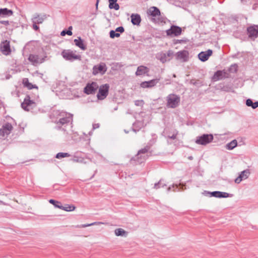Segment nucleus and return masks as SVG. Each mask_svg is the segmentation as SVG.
Segmentation results:
<instances>
[{
	"mask_svg": "<svg viewBox=\"0 0 258 258\" xmlns=\"http://www.w3.org/2000/svg\"><path fill=\"white\" fill-rule=\"evenodd\" d=\"M150 147L147 146L140 150L138 154L130 160V165L140 164L144 162L149 156Z\"/></svg>",
	"mask_w": 258,
	"mask_h": 258,
	"instance_id": "obj_1",
	"label": "nucleus"
},
{
	"mask_svg": "<svg viewBox=\"0 0 258 258\" xmlns=\"http://www.w3.org/2000/svg\"><path fill=\"white\" fill-rule=\"evenodd\" d=\"M180 98L179 96L174 94H170L166 97V106L168 108H175L179 104Z\"/></svg>",
	"mask_w": 258,
	"mask_h": 258,
	"instance_id": "obj_2",
	"label": "nucleus"
},
{
	"mask_svg": "<svg viewBox=\"0 0 258 258\" xmlns=\"http://www.w3.org/2000/svg\"><path fill=\"white\" fill-rule=\"evenodd\" d=\"M63 57L68 60H74L75 59H81V55L77 53L76 51H73L71 49H64L62 52Z\"/></svg>",
	"mask_w": 258,
	"mask_h": 258,
	"instance_id": "obj_3",
	"label": "nucleus"
},
{
	"mask_svg": "<svg viewBox=\"0 0 258 258\" xmlns=\"http://www.w3.org/2000/svg\"><path fill=\"white\" fill-rule=\"evenodd\" d=\"M213 136L212 134H203L197 137L196 143L198 145H206L213 140Z\"/></svg>",
	"mask_w": 258,
	"mask_h": 258,
	"instance_id": "obj_4",
	"label": "nucleus"
},
{
	"mask_svg": "<svg viewBox=\"0 0 258 258\" xmlns=\"http://www.w3.org/2000/svg\"><path fill=\"white\" fill-rule=\"evenodd\" d=\"M173 52L171 50H168L167 52H161L157 54L156 58L161 62L165 63L169 61L173 57Z\"/></svg>",
	"mask_w": 258,
	"mask_h": 258,
	"instance_id": "obj_5",
	"label": "nucleus"
},
{
	"mask_svg": "<svg viewBox=\"0 0 258 258\" xmlns=\"http://www.w3.org/2000/svg\"><path fill=\"white\" fill-rule=\"evenodd\" d=\"M204 194L206 196L209 195L210 197H214L218 198H226L228 197H232L233 196L232 194L220 191H214L212 192L205 191Z\"/></svg>",
	"mask_w": 258,
	"mask_h": 258,
	"instance_id": "obj_6",
	"label": "nucleus"
},
{
	"mask_svg": "<svg viewBox=\"0 0 258 258\" xmlns=\"http://www.w3.org/2000/svg\"><path fill=\"white\" fill-rule=\"evenodd\" d=\"M247 34L251 40H254L258 37V25H252L247 28Z\"/></svg>",
	"mask_w": 258,
	"mask_h": 258,
	"instance_id": "obj_7",
	"label": "nucleus"
},
{
	"mask_svg": "<svg viewBox=\"0 0 258 258\" xmlns=\"http://www.w3.org/2000/svg\"><path fill=\"white\" fill-rule=\"evenodd\" d=\"M35 102L30 100L29 96H27L25 98L24 101L21 103L22 108L26 111H29L35 107Z\"/></svg>",
	"mask_w": 258,
	"mask_h": 258,
	"instance_id": "obj_8",
	"label": "nucleus"
},
{
	"mask_svg": "<svg viewBox=\"0 0 258 258\" xmlns=\"http://www.w3.org/2000/svg\"><path fill=\"white\" fill-rule=\"evenodd\" d=\"M109 86L108 84H105L100 87L97 98L99 100L104 99L107 95Z\"/></svg>",
	"mask_w": 258,
	"mask_h": 258,
	"instance_id": "obj_9",
	"label": "nucleus"
},
{
	"mask_svg": "<svg viewBox=\"0 0 258 258\" xmlns=\"http://www.w3.org/2000/svg\"><path fill=\"white\" fill-rule=\"evenodd\" d=\"M182 29L180 27L176 26H171L170 28L166 30V34L168 36H177L181 34Z\"/></svg>",
	"mask_w": 258,
	"mask_h": 258,
	"instance_id": "obj_10",
	"label": "nucleus"
},
{
	"mask_svg": "<svg viewBox=\"0 0 258 258\" xmlns=\"http://www.w3.org/2000/svg\"><path fill=\"white\" fill-rule=\"evenodd\" d=\"M107 68L104 63H101L94 66L93 68V74L95 75L100 74L103 75L106 72Z\"/></svg>",
	"mask_w": 258,
	"mask_h": 258,
	"instance_id": "obj_11",
	"label": "nucleus"
},
{
	"mask_svg": "<svg viewBox=\"0 0 258 258\" xmlns=\"http://www.w3.org/2000/svg\"><path fill=\"white\" fill-rule=\"evenodd\" d=\"M60 118L57 123L64 124V123L69 122L72 120V116L71 114L66 112H61L60 113Z\"/></svg>",
	"mask_w": 258,
	"mask_h": 258,
	"instance_id": "obj_12",
	"label": "nucleus"
},
{
	"mask_svg": "<svg viewBox=\"0 0 258 258\" xmlns=\"http://www.w3.org/2000/svg\"><path fill=\"white\" fill-rule=\"evenodd\" d=\"M98 88V85L96 82L88 84L84 88V92L87 94H94Z\"/></svg>",
	"mask_w": 258,
	"mask_h": 258,
	"instance_id": "obj_13",
	"label": "nucleus"
},
{
	"mask_svg": "<svg viewBox=\"0 0 258 258\" xmlns=\"http://www.w3.org/2000/svg\"><path fill=\"white\" fill-rule=\"evenodd\" d=\"M213 51L212 49H207L206 51L200 52L198 54V58L201 61L204 62L209 59Z\"/></svg>",
	"mask_w": 258,
	"mask_h": 258,
	"instance_id": "obj_14",
	"label": "nucleus"
},
{
	"mask_svg": "<svg viewBox=\"0 0 258 258\" xmlns=\"http://www.w3.org/2000/svg\"><path fill=\"white\" fill-rule=\"evenodd\" d=\"M13 129V126L10 123H6L2 126L0 130V136L4 137L9 135Z\"/></svg>",
	"mask_w": 258,
	"mask_h": 258,
	"instance_id": "obj_15",
	"label": "nucleus"
},
{
	"mask_svg": "<svg viewBox=\"0 0 258 258\" xmlns=\"http://www.w3.org/2000/svg\"><path fill=\"white\" fill-rule=\"evenodd\" d=\"M250 175L249 170L246 169L240 172L239 176L235 179V182L239 183L242 180L247 179Z\"/></svg>",
	"mask_w": 258,
	"mask_h": 258,
	"instance_id": "obj_16",
	"label": "nucleus"
},
{
	"mask_svg": "<svg viewBox=\"0 0 258 258\" xmlns=\"http://www.w3.org/2000/svg\"><path fill=\"white\" fill-rule=\"evenodd\" d=\"M159 81V79H153L149 81L143 82L141 83L140 86L143 88H151L155 86Z\"/></svg>",
	"mask_w": 258,
	"mask_h": 258,
	"instance_id": "obj_17",
	"label": "nucleus"
},
{
	"mask_svg": "<svg viewBox=\"0 0 258 258\" xmlns=\"http://www.w3.org/2000/svg\"><path fill=\"white\" fill-rule=\"evenodd\" d=\"M47 15L45 14L41 15L36 14L32 18L31 20L32 22L39 24L42 23L43 21L47 18Z\"/></svg>",
	"mask_w": 258,
	"mask_h": 258,
	"instance_id": "obj_18",
	"label": "nucleus"
},
{
	"mask_svg": "<svg viewBox=\"0 0 258 258\" xmlns=\"http://www.w3.org/2000/svg\"><path fill=\"white\" fill-rule=\"evenodd\" d=\"M176 57L182 61H186L188 58V52L185 50L179 51L177 53Z\"/></svg>",
	"mask_w": 258,
	"mask_h": 258,
	"instance_id": "obj_19",
	"label": "nucleus"
},
{
	"mask_svg": "<svg viewBox=\"0 0 258 258\" xmlns=\"http://www.w3.org/2000/svg\"><path fill=\"white\" fill-rule=\"evenodd\" d=\"M131 22L134 25L140 26L141 22V18L138 14H132L130 16Z\"/></svg>",
	"mask_w": 258,
	"mask_h": 258,
	"instance_id": "obj_20",
	"label": "nucleus"
},
{
	"mask_svg": "<svg viewBox=\"0 0 258 258\" xmlns=\"http://www.w3.org/2000/svg\"><path fill=\"white\" fill-rule=\"evenodd\" d=\"M114 232L116 236L126 237L128 235V232L121 228L115 229Z\"/></svg>",
	"mask_w": 258,
	"mask_h": 258,
	"instance_id": "obj_21",
	"label": "nucleus"
},
{
	"mask_svg": "<svg viewBox=\"0 0 258 258\" xmlns=\"http://www.w3.org/2000/svg\"><path fill=\"white\" fill-rule=\"evenodd\" d=\"M147 14L148 15L156 17L160 15V12L157 7H152L148 10Z\"/></svg>",
	"mask_w": 258,
	"mask_h": 258,
	"instance_id": "obj_22",
	"label": "nucleus"
},
{
	"mask_svg": "<svg viewBox=\"0 0 258 258\" xmlns=\"http://www.w3.org/2000/svg\"><path fill=\"white\" fill-rule=\"evenodd\" d=\"M149 71V69L145 66H141L138 67L137 70L136 72V74L137 76L144 75L148 73Z\"/></svg>",
	"mask_w": 258,
	"mask_h": 258,
	"instance_id": "obj_23",
	"label": "nucleus"
},
{
	"mask_svg": "<svg viewBox=\"0 0 258 258\" xmlns=\"http://www.w3.org/2000/svg\"><path fill=\"white\" fill-rule=\"evenodd\" d=\"M13 12L11 10H9L7 8L0 9V17L4 18L6 17H9L13 15Z\"/></svg>",
	"mask_w": 258,
	"mask_h": 258,
	"instance_id": "obj_24",
	"label": "nucleus"
},
{
	"mask_svg": "<svg viewBox=\"0 0 258 258\" xmlns=\"http://www.w3.org/2000/svg\"><path fill=\"white\" fill-rule=\"evenodd\" d=\"M225 73L222 71H218L215 73L212 77V80L214 81H217L222 79L224 77Z\"/></svg>",
	"mask_w": 258,
	"mask_h": 258,
	"instance_id": "obj_25",
	"label": "nucleus"
},
{
	"mask_svg": "<svg viewBox=\"0 0 258 258\" xmlns=\"http://www.w3.org/2000/svg\"><path fill=\"white\" fill-rule=\"evenodd\" d=\"M74 42L76 46L80 48H85L86 45L85 44L84 41L80 37H78L77 39H75Z\"/></svg>",
	"mask_w": 258,
	"mask_h": 258,
	"instance_id": "obj_26",
	"label": "nucleus"
},
{
	"mask_svg": "<svg viewBox=\"0 0 258 258\" xmlns=\"http://www.w3.org/2000/svg\"><path fill=\"white\" fill-rule=\"evenodd\" d=\"M28 59L33 63H41V59L37 55L30 54L29 56Z\"/></svg>",
	"mask_w": 258,
	"mask_h": 258,
	"instance_id": "obj_27",
	"label": "nucleus"
},
{
	"mask_svg": "<svg viewBox=\"0 0 258 258\" xmlns=\"http://www.w3.org/2000/svg\"><path fill=\"white\" fill-rule=\"evenodd\" d=\"M144 125V123L141 121H137L133 124L132 130L136 132L139 131L140 128L143 127Z\"/></svg>",
	"mask_w": 258,
	"mask_h": 258,
	"instance_id": "obj_28",
	"label": "nucleus"
},
{
	"mask_svg": "<svg viewBox=\"0 0 258 258\" xmlns=\"http://www.w3.org/2000/svg\"><path fill=\"white\" fill-rule=\"evenodd\" d=\"M57 208L67 212L73 211L76 209L75 206L70 205H66L64 206L60 205V206H57Z\"/></svg>",
	"mask_w": 258,
	"mask_h": 258,
	"instance_id": "obj_29",
	"label": "nucleus"
},
{
	"mask_svg": "<svg viewBox=\"0 0 258 258\" xmlns=\"http://www.w3.org/2000/svg\"><path fill=\"white\" fill-rule=\"evenodd\" d=\"M23 84L24 86L26 87L29 89H31L32 88H36L37 89H38V87L35 85H32L31 83H30L27 78L23 79Z\"/></svg>",
	"mask_w": 258,
	"mask_h": 258,
	"instance_id": "obj_30",
	"label": "nucleus"
},
{
	"mask_svg": "<svg viewBox=\"0 0 258 258\" xmlns=\"http://www.w3.org/2000/svg\"><path fill=\"white\" fill-rule=\"evenodd\" d=\"M101 224H105V223L102 222H95L91 223L90 224H82L80 225L76 226L77 228H86L87 227L93 226V225H100Z\"/></svg>",
	"mask_w": 258,
	"mask_h": 258,
	"instance_id": "obj_31",
	"label": "nucleus"
},
{
	"mask_svg": "<svg viewBox=\"0 0 258 258\" xmlns=\"http://www.w3.org/2000/svg\"><path fill=\"white\" fill-rule=\"evenodd\" d=\"M237 145V142L236 140H233L230 143H228L226 145V148L228 150H231L233 149Z\"/></svg>",
	"mask_w": 258,
	"mask_h": 258,
	"instance_id": "obj_32",
	"label": "nucleus"
},
{
	"mask_svg": "<svg viewBox=\"0 0 258 258\" xmlns=\"http://www.w3.org/2000/svg\"><path fill=\"white\" fill-rule=\"evenodd\" d=\"M117 2V0H109V8L110 9H114L115 10H118L119 9V6L118 4H115L114 6H113V3H115Z\"/></svg>",
	"mask_w": 258,
	"mask_h": 258,
	"instance_id": "obj_33",
	"label": "nucleus"
},
{
	"mask_svg": "<svg viewBox=\"0 0 258 258\" xmlns=\"http://www.w3.org/2000/svg\"><path fill=\"white\" fill-rule=\"evenodd\" d=\"M166 186V184L163 180H160L158 183H156L154 184V188L155 189H158L160 187H163Z\"/></svg>",
	"mask_w": 258,
	"mask_h": 258,
	"instance_id": "obj_34",
	"label": "nucleus"
},
{
	"mask_svg": "<svg viewBox=\"0 0 258 258\" xmlns=\"http://www.w3.org/2000/svg\"><path fill=\"white\" fill-rule=\"evenodd\" d=\"M1 48H10V41L5 40L2 42L1 44Z\"/></svg>",
	"mask_w": 258,
	"mask_h": 258,
	"instance_id": "obj_35",
	"label": "nucleus"
},
{
	"mask_svg": "<svg viewBox=\"0 0 258 258\" xmlns=\"http://www.w3.org/2000/svg\"><path fill=\"white\" fill-rule=\"evenodd\" d=\"M72 27L71 26L69 28V30H63L60 33L61 35L63 36L66 35V34H68V35H70V36L72 35L73 34V33L72 32Z\"/></svg>",
	"mask_w": 258,
	"mask_h": 258,
	"instance_id": "obj_36",
	"label": "nucleus"
},
{
	"mask_svg": "<svg viewBox=\"0 0 258 258\" xmlns=\"http://www.w3.org/2000/svg\"><path fill=\"white\" fill-rule=\"evenodd\" d=\"M70 155L67 153H58L56 154L55 157L57 159L69 157Z\"/></svg>",
	"mask_w": 258,
	"mask_h": 258,
	"instance_id": "obj_37",
	"label": "nucleus"
},
{
	"mask_svg": "<svg viewBox=\"0 0 258 258\" xmlns=\"http://www.w3.org/2000/svg\"><path fill=\"white\" fill-rule=\"evenodd\" d=\"M110 37L111 38H114L115 37H118L120 36V34L119 33L116 32L115 30H111L109 33Z\"/></svg>",
	"mask_w": 258,
	"mask_h": 258,
	"instance_id": "obj_38",
	"label": "nucleus"
},
{
	"mask_svg": "<svg viewBox=\"0 0 258 258\" xmlns=\"http://www.w3.org/2000/svg\"><path fill=\"white\" fill-rule=\"evenodd\" d=\"M189 42V41L187 39H180V40H175L174 42V44H178V43H180V44H186L187 43H188Z\"/></svg>",
	"mask_w": 258,
	"mask_h": 258,
	"instance_id": "obj_39",
	"label": "nucleus"
},
{
	"mask_svg": "<svg viewBox=\"0 0 258 258\" xmlns=\"http://www.w3.org/2000/svg\"><path fill=\"white\" fill-rule=\"evenodd\" d=\"M178 188V186L177 184H173L172 185V186H169L167 188V191H169L171 190H172L173 191H178L179 190L177 189Z\"/></svg>",
	"mask_w": 258,
	"mask_h": 258,
	"instance_id": "obj_40",
	"label": "nucleus"
},
{
	"mask_svg": "<svg viewBox=\"0 0 258 258\" xmlns=\"http://www.w3.org/2000/svg\"><path fill=\"white\" fill-rule=\"evenodd\" d=\"M11 52V49H0V52L5 55H9Z\"/></svg>",
	"mask_w": 258,
	"mask_h": 258,
	"instance_id": "obj_41",
	"label": "nucleus"
},
{
	"mask_svg": "<svg viewBox=\"0 0 258 258\" xmlns=\"http://www.w3.org/2000/svg\"><path fill=\"white\" fill-rule=\"evenodd\" d=\"M144 104V102L143 100H138L135 101V104L137 106H143Z\"/></svg>",
	"mask_w": 258,
	"mask_h": 258,
	"instance_id": "obj_42",
	"label": "nucleus"
},
{
	"mask_svg": "<svg viewBox=\"0 0 258 258\" xmlns=\"http://www.w3.org/2000/svg\"><path fill=\"white\" fill-rule=\"evenodd\" d=\"M49 202L52 204H53L55 207H56L57 208V206H60V203L58 201H56L54 200H52V199H51L49 201Z\"/></svg>",
	"mask_w": 258,
	"mask_h": 258,
	"instance_id": "obj_43",
	"label": "nucleus"
},
{
	"mask_svg": "<svg viewBox=\"0 0 258 258\" xmlns=\"http://www.w3.org/2000/svg\"><path fill=\"white\" fill-rule=\"evenodd\" d=\"M237 69V64H232V65L230 66V68L229 71H230L231 72H236Z\"/></svg>",
	"mask_w": 258,
	"mask_h": 258,
	"instance_id": "obj_44",
	"label": "nucleus"
},
{
	"mask_svg": "<svg viewBox=\"0 0 258 258\" xmlns=\"http://www.w3.org/2000/svg\"><path fill=\"white\" fill-rule=\"evenodd\" d=\"M246 105L247 106L251 107L252 108L253 102L251 99H248L246 100Z\"/></svg>",
	"mask_w": 258,
	"mask_h": 258,
	"instance_id": "obj_45",
	"label": "nucleus"
},
{
	"mask_svg": "<svg viewBox=\"0 0 258 258\" xmlns=\"http://www.w3.org/2000/svg\"><path fill=\"white\" fill-rule=\"evenodd\" d=\"M177 133H178L177 131H175V132L173 133V134L172 136L169 135V136H168V137L170 139L174 140L176 138Z\"/></svg>",
	"mask_w": 258,
	"mask_h": 258,
	"instance_id": "obj_46",
	"label": "nucleus"
},
{
	"mask_svg": "<svg viewBox=\"0 0 258 258\" xmlns=\"http://www.w3.org/2000/svg\"><path fill=\"white\" fill-rule=\"evenodd\" d=\"M124 28L122 26L119 27L115 29V31L117 33H122L124 32Z\"/></svg>",
	"mask_w": 258,
	"mask_h": 258,
	"instance_id": "obj_47",
	"label": "nucleus"
},
{
	"mask_svg": "<svg viewBox=\"0 0 258 258\" xmlns=\"http://www.w3.org/2000/svg\"><path fill=\"white\" fill-rule=\"evenodd\" d=\"M33 23V28L37 31L39 29V27L37 25V23H35L34 22H32Z\"/></svg>",
	"mask_w": 258,
	"mask_h": 258,
	"instance_id": "obj_48",
	"label": "nucleus"
},
{
	"mask_svg": "<svg viewBox=\"0 0 258 258\" xmlns=\"http://www.w3.org/2000/svg\"><path fill=\"white\" fill-rule=\"evenodd\" d=\"M0 23L7 26V25H9V21H0Z\"/></svg>",
	"mask_w": 258,
	"mask_h": 258,
	"instance_id": "obj_49",
	"label": "nucleus"
},
{
	"mask_svg": "<svg viewBox=\"0 0 258 258\" xmlns=\"http://www.w3.org/2000/svg\"><path fill=\"white\" fill-rule=\"evenodd\" d=\"M257 107H258V101H256L254 103H253V105H252L253 109H255Z\"/></svg>",
	"mask_w": 258,
	"mask_h": 258,
	"instance_id": "obj_50",
	"label": "nucleus"
},
{
	"mask_svg": "<svg viewBox=\"0 0 258 258\" xmlns=\"http://www.w3.org/2000/svg\"><path fill=\"white\" fill-rule=\"evenodd\" d=\"M99 127V124L98 123L94 124L93 125V129L98 128Z\"/></svg>",
	"mask_w": 258,
	"mask_h": 258,
	"instance_id": "obj_51",
	"label": "nucleus"
},
{
	"mask_svg": "<svg viewBox=\"0 0 258 258\" xmlns=\"http://www.w3.org/2000/svg\"><path fill=\"white\" fill-rule=\"evenodd\" d=\"M1 204H3V205H5V204L2 201H1L0 200V205Z\"/></svg>",
	"mask_w": 258,
	"mask_h": 258,
	"instance_id": "obj_52",
	"label": "nucleus"
},
{
	"mask_svg": "<svg viewBox=\"0 0 258 258\" xmlns=\"http://www.w3.org/2000/svg\"><path fill=\"white\" fill-rule=\"evenodd\" d=\"M192 158H193V157H192V156H189V157H188V159H190V160H192Z\"/></svg>",
	"mask_w": 258,
	"mask_h": 258,
	"instance_id": "obj_53",
	"label": "nucleus"
},
{
	"mask_svg": "<svg viewBox=\"0 0 258 258\" xmlns=\"http://www.w3.org/2000/svg\"><path fill=\"white\" fill-rule=\"evenodd\" d=\"M224 90H225V91H230V89H229V90H228V89H224Z\"/></svg>",
	"mask_w": 258,
	"mask_h": 258,
	"instance_id": "obj_54",
	"label": "nucleus"
},
{
	"mask_svg": "<svg viewBox=\"0 0 258 258\" xmlns=\"http://www.w3.org/2000/svg\"><path fill=\"white\" fill-rule=\"evenodd\" d=\"M115 4H117L116 3V2L115 3H113V5H113V6H114Z\"/></svg>",
	"mask_w": 258,
	"mask_h": 258,
	"instance_id": "obj_55",
	"label": "nucleus"
},
{
	"mask_svg": "<svg viewBox=\"0 0 258 258\" xmlns=\"http://www.w3.org/2000/svg\"><path fill=\"white\" fill-rule=\"evenodd\" d=\"M124 132H125V133H126V134H127V133H128V132H127V131H125V130H124Z\"/></svg>",
	"mask_w": 258,
	"mask_h": 258,
	"instance_id": "obj_56",
	"label": "nucleus"
},
{
	"mask_svg": "<svg viewBox=\"0 0 258 258\" xmlns=\"http://www.w3.org/2000/svg\"><path fill=\"white\" fill-rule=\"evenodd\" d=\"M2 107V104H1V103L0 102V108Z\"/></svg>",
	"mask_w": 258,
	"mask_h": 258,
	"instance_id": "obj_57",
	"label": "nucleus"
}]
</instances>
